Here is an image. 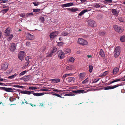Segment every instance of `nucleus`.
<instances>
[{"instance_id": "1", "label": "nucleus", "mask_w": 125, "mask_h": 125, "mask_svg": "<svg viewBox=\"0 0 125 125\" xmlns=\"http://www.w3.org/2000/svg\"><path fill=\"white\" fill-rule=\"evenodd\" d=\"M21 93L22 94H26L29 95L32 93L34 95L37 96H42L44 95V94L43 93H33V91H29L27 90L23 91H21Z\"/></svg>"}, {"instance_id": "2", "label": "nucleus", "mask_w": 125, "mask_h": 125, "mask_svg": "<svg viewBox=\"0 0 125 125\" xmlns=\"http://www.w3.org/2000/svg\"><path fill=\"white\" fill-rule=\"evenodd\" d=\"M77 42L79 44L83 46H85L88 44L87 42L82 38H79Z\"/></svg>"}, {"instance_id": "3", "label": "nucleus", "mask_w": 125, "mask_h": 125, "mask_svg": "<svg viewBox=\"0 0 125 125\" xmlns=\"http://www.w3.org/2000/svg\"><path fill=\"white\" fill-rule=\"evenodd\" d=\"M113 28L115 31L118 32L119 33H122L123 31V28L120 26H119L117 25H115L113 26Z\"/></svg>"}, {"instance_id": "4", "label": "nucleus", "mask_w": 125, "mask_h": 125, "mask_svg": "<svg viewBox=\"0 0 125 125\" xmlns=\"http://www.w3.org/2000/svg\"><path fill=\"white\" fill-rule=\"evenodd\" d=\"M120 47L119 46H117L114 51V56L115 58L117 57L120 54Z\"/></svg>"}, {"instance_id": "5", "label": "nucleus", "mask_w": 125, "mask_h": 125, "mask_svg": "<svg viewBox=\"0 0 125 125\" xmlns=\"http://www.w3.org/2000/svg\"><path fill=\"white\" fill-rule=\"evenodd\" d=\"M25 53L24 51H21L19 53L18 58L21 61H22L25 57Z\"/></svg>"}, {"instance_id": "6", "label": "nucleus", "mask_w": 125, "mask_h": 125, "mask_svg": "<svg viewBox=\"0 0 125 125\" xmlns=\"http://www.w3.org/2000/svg\"><path fill=\"white\" fill-rule=\"evenodd\" d=\"M121 85L118 84L113 86H108L103 88L105 90H107L109 89H111L115 88L117 87H118L119 86Z\"/></svg>"}, {"instance_id": "7", "label": "nucleus", "mask_w": 125, "mask_h": 125, "mask_svg": "<svg viewBox=\"0 0 125 125\" xmlns=\"http://www.w3.org/2000/svg\"><path fill=\"white\" fill-rule=\"evenodd\" d=\"M57 54L58 57L61 59H62L65 57V53L61 50L58 51Z\"/></svg>"}, {"instance_id": "8", "label": "nucleus", "mask_w": 125, "mask_h": 125, "mask_svg": "<svg viewBox=\"0 0 125 125\" xmlns=\"http://www.w3.org/2000/svg\"><path fill=\"white\" fill-rule=\"evenodd\" d=\"M88 25L92 27H95L97 26L96 24L95 21L92 20H89L88 21Z\"/></svg>"}, {"instance_id": "9", "label": "nucleus", "mask_w": 125, "mask_h": 125, "mask_svg": "<svg viewBox=\"0 0 125 125\" xmlns=\"http://www.w3.org/2000/svg\"><path fill=\"white\" fill-rule=\"evenodd\" d=\"M0 89L5 91L9 92H13V90H15V89H12L11 88H6L5 87H0Z\"/></svg>"}, {"instance_id": "10", "label": "nucleus", "mask_w": 125, "mask_h": 125, "mask_svg": "<svg viewBox=\"0 0 125 125\" xmlns=\"http://www.w3.org/2000/svg\"><path fill=\"white\" fill-rule=\"evenodd\" d=\"M25 36L27 40H33L34 38V36L28 33H26Z\"/></svg>"}, {"instance_id": "11", "label": "nucleus", "mask_w": 125, "mask_h": 125, "mask_svg": "<svg viewBox=\"0 0 125 125\" xmlns=\"http://www.w3.org/2000/svg\"><path fill=\"white\" fill-rule=\"evenodd\" d=\"M58 34V31H55L50 33L49 35L50 39H53Z\"/></svg>"}, {"instance_id": "12", "label": "nucleus", "mask_w": 125, "mask_h": 125, "mask_svg": "<svg viewBox=\"0 0 125 125\" xmlns=\"http://www.w3.org/2000/svg\"><path fill=\"white\" fill-rule=\"evenodd\" d=\"M31 59V57L30 56H28L25 57V60L26 61V62H25V66L24 68H25L28 65Z\"/></svg>"}, {"instance_id": "13", "label": "nucleus", "mask_w": 125, "mask_h": 125, "mask_svg": "<svg viewBox=\"0 0 125 125\" xmlns=\"http://www.w3.org/2000/svg\"><path fill=\"white\" fill-rule=\"evenodd\" d=\"M8 64L7 62H5L1 66V69L2 70H5L8 68Z\"/></svg>"}, {"instance_id": "14", "label": "nucleus", "mask_w": 125, "mask_h": 125, "mask_svg": "<svg viewBox=\"0 0 125 125\" xmlns=\"http://www.w3.org/2000/svg\"><path fill=\"white\" fill-rule=\"evenodd\" d=\"M24 81L25 82L28 81L32 78V76L31 75H28L24 76Z\"/></svg>"}, {"instance_id": "15", "label": "nucleus", "mask_w": 125, "mask_h": 125, "mask_svg": "<svg viewBox=\"0 0 125 125\" xmlns=\"http://www.w3.org/2000/svg\"><path fill=\"white\" fill-rule=\"evenodd\" d=\"M73 5L72 2H70L62 4V6L63 7H70L72 6Z\"/></svg>"}, {"instance_id": "16", "label": "nucleus", "mask_w": 125, "mask_h": 125, "mask_svg": "<svg viewBox=\"0 0 125 125\" xmlns=\"http://www.w3.org/2000/svg\"><path fill=\"white\" fill-rule=\"evenodd\" d=\"M73 5L72 2H70L62 4V6L63 7H70L72 6Z\"/></svg>"}, {"instance_id": "17", "label": "nucleus", "mask_w": 125, "mask_h": 125, "mask_svg": "<svg viewBox=\"0 0 125 125\" xmlns=\"http://www.w3.org/2000/svg\"><path fill=\"white\" fill-rule=\"evenodd\" d=\"M16 49V44L14 43H12L11 44L10 47V50L14 52Z\"/></svg>"}, {"instance_id": "18", "label": "nucleus", "mask_w": 125, "mask_h": 125, "mask_svg": "<svg viewBox=\"0 0 125 125\" xmlns=\"http://www.w3.org/2000/svg\"><path fill=\"white\" fill-rule=\"evenodd\" d=\"M119 69L117 67H115L113 71V74L114 75L116 74L118 72Z\"/></svg>"}, {"instance_id": "19", "label": "nucleus", "mask_w": 125, "mask_h": 125, "mask_svg": "<svg viewBox=\"0 0 125 125\" xmlns=\"http://www.w3.org/2000/svg\"><path fill=\"white\" fill-rule=\"evenodd\" d=\"M10 29L9 28H7L4 31V33L6 36H9L10 33Z\"/></svg>"}, {"instance_id": "20", "label": "nucleus", "mask_w": 125, "mask_h": 125, "mask_svg": "<svg viewBox=\"0 0 125 125\" xmlns=\"http://www.w3.org/2000/svg\"><path fill=\"white\" fill-rule=\"evenodd\" d=\"M67 9V10H69L72 12H75L78 10V9L75 8H68Z\"/></svg>"}, {"instance_id": "21", "label": "nucleus", "mask_w": 125, "mask_h": 125, "mask_svg": "<svg viewBox=\"0 0 125 125\" xmlns=\"http://www.w3.org/2000/svg\"><path fill=\"white\" fill-rule=\"evenodd\" d=\"M50 81L54 83H58L60 82V80L59 79L55 78L51 79Z\"/></svg>"}, {"instance_id": "22", "label": "nucleus", "mask_w": 125, "mask_h": 125, "mask_svg": "<svg viewBox=\"0 0 125 125\" xmlns=\"http://www.w3.org/2000/svg\"><path fill=\"white\" fill-rule=\"evenodd\" d=\"M84 91V90H73L72 91V92L73 93H83Z\"/></svg>"}, {"instance_id": "23", "label": "nucleus", "mask_w": 125, "mask_h": 125, "mask_svg": "<svg viewBox=\"0 0 125 125\" xmlns=\"http://www.w3.org/2000/svg\"><path fill=\"white\" fill-rule=\"evenodd\" d=\"M67 80L68 83H70L72 82H74L75 80V79L74 77H69L67 78Z\"/></svg>"}, {"instance_id": "24", "label": "nucleus", "mask_w": 125, "mask_h": 125, "mask_svg": "<svg viewBox=\"0 0 125 125\" xmlns=\"http://www.w3.org/2000/svg\"><path fill=\"white\" fill-rule=\"evenodd\" d=\"M88 10L86 9H84L81 11L78 14L79 16H81L83 15L84 13L88 11Z\"/></svg>"}, {"instance_id": "25", "label": "nucleus", "mask_w": 125, "mask_h": 125, "mask_svg": "<svg viewBox=\"0 0 125 125\" xmlns=\"http://www.w3.org/2000/svg\"><path fill=\"white\" fill-rule=\"evenodd\" d=\"M99 53L100 55L102 57H104L105 56L104 52L103 49H101L100 50V51Z\"/></svg>"}, {"instance_id": "26", "label": "nucleus", "mask_w": 125, "mask_h": 125, "mask_svg": "<svg viewBox=\"0 0 125 125\" xmlns=\"http://www.w3.org/2000/svg\"><path fill=\"white\" fill-rule=\"evenodd\" d=\"M112 12L114 15H116L117 16L118 12L115 9H112Z\"/></svg>"}, {"instance_id": "27", "label": "nucleus", "mask_w": 125, "mask_h": 125, "mask_svg": "<svg viewBox=\"0 0 125 125\" xmlns=\"http://www.w3.org/2000/svg\"><path fill=\"white\" fill-rule=\"evenodd\" d=\"M73 67L72 66H68L66 67V70L67 71L71 70L73 69Z\"/></svg>"}, {"instance_id": "28", "label": "nucleus", "mask_w": 125, "mask_h": 125, "mask_svg": "<svg viewBox=\"0 0 125 125\" xmlns=\"http://www.w3.org/2000/svg\"><path fill=\"white\" fill-rule=\"evenodd\" d=\"M64 52L66 54H69L71 52V50L69 48L66 49L64 50Z\"/></svg>"}, {"instance_id": "29", "label": "nucleus", "mask_w": 125, "mask_h": 125, "mask_svg": "<svg viewBox=\"0 0 125 125\" xmlns=\"http://www.w3.org/2000/svg\"><path fill=\"white\" fill-rule=\"evenodd\" d=\"M85 76V74L84 73H81L79 74V77L81 79H82L84 78Z\"/></svg>"}, {"instance_id": "30", "label": "nucleus", "mask_w": 125, "mask_h": 125, "mask_svg": "<svg viewBox=\"0 0 125 125\" xmlns=\"http://www.w3.org/2000/svg\"><path fill=\"white\" fill-rule=\"evenodd\" d=\"M120 40L121 42H125V36L123 35L121 36Z\"/></svg>"}, {"instance_id": "31", "label": "nucleus", "mask_w": 125, "mask_h": 125, "mask_svg": "<svg viewBox=\"0 0 125 125\" xmlns=\"http://www.w3.org/2000/svg\"><path fill=\"white\" fill-rule=\"evenodd\" d=\"M17 75L18 74H16V73H15L14 75L8 76V78L9 79H13L15 78L16 76H17Z\"/></svg>"}, {"instance_id": "32", "label": "nucleus", "mask_w": 125, "mask_h": 125, "mask_svg": "<svg viewBox=\"0 0 125 125\" xmlns=\"http://www.w3.org/2000/svg\"><path fill=\"white\" fill-rule=\"evenodd\" d=\"M49 89H51L53 90V91L54 92H61V90H60L57 89H54L53 88H49Z\"/></svg>"}, {"instance_id": "33", "label": "nucleus", "mask_w": 125, "mask_h": 125, "mask_svg": "<svg viewBox=\"0 0 125 125\" xmlns=\"http://www.w3.org/2000/svg\"><path fill=\"white\" fill-rule=\"evenodd\" d=\"M75 60V59L74 58L72 57H70L69 58L68 61L69 62H74V61Z\"/></svg>"}, {"instance_id": "34", "label": "nucleus", "mask_w": 125, "mask_h": 125, "mask_svg": "<svg viewBox=\"0 0 125 125\" xmlns=\"http://www.w3.org/2000/svg\"><path fill=\"white\" fill-rule=\"evenodd\" d=\"M52 51H50L48 52V56L50 57L52 56L53 54V53Z\"/></svg>"}, {"instance_id": "35", "label": "nucleus", "mask_w": 125, "mask_h": 125, "mask_svg": "<svg viewBox=\"0 0 125 125\" xmlns=\"http://www.w3.org/2000/svg\"><path fill=\"white\" fill-rule=\"evenodd\" d=\"M33 11L35 12H38L40 11L41 9H33Z\"/></svg>"}, {"instance_id": "36", "label": "nucleus", "mask_w": 125, "mask_h": 125, "mask_svg": "<svg viewBox=\"0 0 125 125\" xmlns=\"http://www.w3.org/2000/svg\"><path fill=\"white\" fill-rule=\"evenodd\" d=\"M112 2V0H106L104 1L105 3L106 4H108L109 3H111Z\"/></svg>"}, {"instance_id": "37", "label": "nucleus", "mask_w": 125, "mask_h": 125, "mask_svg": "<svg viewBox=\"0 0 125 125\" xmlns=\"http://www.w3.org/2000/svg\"><path fill=\"white\" fill-rule=\"evenodd\" d=\"M13 37V35L12 34H11L9 36V37L7 39V41H10L12 39Z\"/></svg>"}, {"instance_id": "38", "label": "nucleus", "mask_w": 125, "mask_h": 125, "mask_svg": "<svg viewBox=\"0 0 125 125\" xmlns=\"http://www.w3.org/2000/svg\"><path fill=\"white\" fill-rule=\"evenodd\" d=\"M27 71L26 70L24 71L21 73L19 74V76H21L22 75L24 74Z\"/></svg>"}, {"instance_id": "39", "label": "nucleus", "mask_w": 125, "mask_h": 125, "mask_svg": "<svg viewBox=\"0 0 125 125\" xmlns=\"http://www.w3.org/2000/svg\"><path fill=\"white\" fill-rule=\"evenodd\" d=\"M14 87H16L19 88H23L24 87L23 86H20V85H14Z\"/></svg>"}, {"instance_id": "40", "label": "nucleus", "mask_w": 125, "mask_h": 125, "mask_svg": "<svg viewBox=\"0 0 125 125\" xmlns=\"http://www.w3.org/2000/svg\"><path fill=\"white\" fill-rule=\"evenodd\" d=\"M75 95V94H74L73 93H69V94H66L64 95V96H73Z\"/></svg>"}, {"instance_id": "41", "label": "nucleus", "mask_w": 125, "mask_h": 125, "mask_svg": "<svg viewBox=\"0 0 125 125\" xmlns=\"http://www.w3.org/2000/svg\"><path fill=\"white\" fill-rule=\"evenodd\" d=\"M99 34L100 36H104L105 34H106V32L103 31H100L99 32Z\"/></svg>"}, {"instance_id": "42", "label": "nucleus", "mask_w": 125, "mask_h": 125, "mask_svg": "<svg viewBox=\"0 0 125 125\" xmlns=\"http://www.w3.org/2000/svg\"><path fill=\"white\" fill-rule=\"evenodd\" d=\"M37 89L36 87H29V89L30 90H35Z\"/></svg>"}, {"instance_id": "43", "label": "nucleus", "mask_w": 125, "mask_h": 125, "mask_svg": "<svg viewBox=\"0 0 125 125\" xmlns=\"http://www.w3.org/2000/svg\"><path fill=\"white\" fill-rule=\"evenodd\" d=\"M52 94L56 96L59 97H62L61 96L62 95V94H61L60 95H59V94L56 93H53Z\"/></svg>"}, {"instance_id": "44", "label": "nucleus", "mask_w": 125, "mask_h": 125, "mask_svg": "<svg viewBox=\"0 0 125 125\" xmlns=\"http://www.w3.org/2000/svg\"><path fill=\"white\" fill-rule=\"evenodd\" d=\"M89 72H91L92 71L93 69V66L91 65H90L89 66Z\"/></svg>"}, {"instance_id": "45", "label": "nucleus", "mask_w": 125, "mask_h": 125, "mask_svg": "<svg viewBox=\"0 0 125 125\" xmlns=\"http://www.w3.org/2000/svg\"><path fill=\"white\" fill-rule=\"evenodd\" d=\"M39 2L34 1L33 3L34 5L35 6H37L39 5Z\"/></svg>"}, {"instance_id": "46", "label": "nucleus", "mask_w": 125, "mask_h": 125, "mask_svg": "<svg viewBox=\"0 0 125 125\" xmlns=\"http://www.w3.org/2000/svg\"><path fill=\"white\" fill-rule=\"evenodd\" d=\"M51 51H52V52L54 53L56 51L57 48L56 47H54Z\"/></svg>"}, {"instance_id": "47", "label": "nucleus", "mask_w": 125, "mask_h": 125, "mask_svg": "<svg viewBox=\"0 0 125 125\" xmlns=\"http://www.w3.org/2000/svg\"><path fill=\"white\" fill-rule=\"evenodd\" d=\"M88 79V78H87L85 80L83 81L82 82V83L83 84H85L87 83L88 81V80H87Z\"/></svg>"}, {"instance_id": "48", "label": "nucleus", "mask_w": 125, "mask_h": 125, "mask_svg": "<svg viewBox=\"0 0 125 125\" xmlns=\"http://www.w3.org/2000/svg\"><path fill=\"white\" fill-rule=\"evenodd\" d=\"M108 73V71H106L103 73L101 76H106Z\"/></svg>"}, {"instance_id": "49", "label": "nucleus", "mask_w": 125, "mask_h": 125, "mask_svg": "<svg viewBox=\"0 0 125 125\" xmlns=\"http://www.w3.org/2000/svg\"><path fill=\"white\" fill-rule=\"evenodd\" d=\"M62 34L64 36H65L68 34V33L66 31H64L62 32Z\"/></svg>"}, {"instance_id": "50", "label": "nucleus", "mask_w": 125, "mask_h": 125, "mask_svg": "<svg viewBox=\"0 0 125 125\" xmlns=\"http://www.w3.org/2000/svg\"><path fill=\"white\" fill-rule=\"evenodd\" d=\"M118 19L121 22H123L124 20V19L122 17H120Z\"/></svg>"}, {"instance_id": "51", "label": "nucleus", "mask_w": 125, "mask_h": 125, "mask_svg": "<svg viewBox=\"0 0 125 125\" xmlns=\"http://www.w3.org/2000/svg\"><path fill=\"white\" fill-rule=\"evenodd\" d=\"M40 20L42 22H43L44 21V19L43 17H40Z\"/></svg>"}, {"instance_id": "52", "label": "nucleus", "mask_w": 125, "mask_h": 125, "mask_svg": "<svg viewBox=\"0 0 125 125\" xmlns=\"http://www.w3.org/2000/svg\"><path fill=\"white\" fill-rule=\"evenodd\" d=\"M16 100V99L10 97L9 98V100L11 102H12Z\"/></svg>"}, {"instance_id": "53", "label": "nucleus", "mask_w": 125, "mask_h": 125, "mask_svg": "<svg viewBox=\"0 0 125 125\" xmlns=\"http://www.w3.org/2000/svg\"><path fill=\"white\" fill-rule=\"evenodd\" d=\"M94 7L96 8H98L100 7V6L99 4H96L94 5Z\"/></svg>"}, {"instance_id": "54", "label": "nucleus", "mask_w": 125, "mask_h": 125, "mask_svg": "<svg viewBox=\"0 0 125 125\" xmlns=\"http://www.w3.org/2000/svg\"><path fill=\"white\" fill-rule=\"evenodd\" d=\"M99 80V79H96L94 80L92 82V83H95L98 82Z\"/></svg>"}, {"instance_id": "55", "label": "nucleus", "mask_w": 125, "mask_h": 125, "mask_svg": "<svg viewBox=\"0 0 125 125\" xmlns=\"http://www.w3.org/2000/svg\"><path fill=\"white\" fill-rule=\"evenodd\" d=\"M41 91H48V89H47V88H46L45 89H41Z\"/></svg>"}, {"instance_id": "56", "label": "nucleus", "mask_w": 125, "mask_h": 125, "mask_svg": "<svg viewBox=\"0 0 125 125\" xmlns=\"http://www.w3.org/2000/svg\"><path fill=\"white\" fill-rule=\"evenodd\" d=\"M33 15H34L33 14V13H27L26 14V15L28 16H33Z\"/></svg>"}, {"instance_id": "57", "label": "nucleus", "mask_w": 125, "mask_h": 125, "mask_svg": "<svg viewBox=\"0 0 125 125\" xmlns=\"http://www.w3.org/2000/svg\"><path fill=\"white\" fill-rule=\"evenodd\" d=\"M26 46H29L30 45V42H26Z\"/></svg>"}, {"instance_id": "58", "label": "nucleus", "mask_w": 125, "mask_h": 125, "mask_svg": "<svg viewBox=\"0 0 125 125\" xmlns=\"http://www.w3.org/2000/svg\"><path fill=\"white\" fill-rule=\"evenodd\" d=\"M46 48V47L45 46H44L42 48V52H43L45 50Z\"/></svg>"}, {"instance_id": "59", "label": "nucleus", "mask_w": 125, "mask_h": 125, "mask_svg": "<svg viewBox=\"0 0 125 125\" xmlns=\"http://www.w3.org/2000/svg\"><path fill=\"white\" fill-rule=\"evenodd\" d=\"M67 77V75L66 74H64L63 75L62 78L64 80Z\"/></svg>"}, {"instance_id": "60", "label": "nucleus", "mask_w": 125, "mask_h": 125, "mask_svg": "<svg viewBox=\"0 0 125 125\" xmlns=\"http://www.w3.org/2000/svg\"><path fill=\"white\" fill-rule=\"evenodd\" d=\"M121 79H116L115 80H114L115 82H117L118 81H120Z\"/></svg>"}, {"instance_id": "61", "label": "nucleus", "mask_w": 125, "mask_h": 125, "mask_svg": "<svg viewBox=\"0 0 125 125\" xmlns=\"http://www.w3.org/2000/svg\"><path fill=\"white\" fill-rule=\"evenodd\" d=\"M2 1L3 3H5L6 2H8L9 1L8 0H2Z\"/></svg>"}, {"instance_id": "62", "label": "nucleus", "mask_w": 125, "mask_h": 125, "mask_svg": "<svg viewBox=\"0 0 125 125\" xmlns=\"http://www.w3.org/2000/svg\"><path fill=\"white\" fill-rule=\"evenodd\" d=\"M25 14L24 13H22L21 14L20 16L23 17H24L25 16Z\"/></svg>"}, {"instance_id": "63", "label": "nucleus", "mask_w": 125, "mask_h": 125, "mask_svg": "<svg viewBox=\"0 0 125 125\" xmlns=\"http://www.w3.org/2000/svg\"><path fill=\"white\" fill-rule=\"evenodd\" d=\"M67 76H72L73 75V73H70L68 74H66Z\"/></svg>"}, {"instance_id": "64", "label": "nucleus", "mask_w": 125, "mask_h": 125, "mask_svg": "<svg viewBox=\"0 0 125 125\" xmlns=\"http://www.w3.org/2000/svg\"><path fill=\"white\" fill-rule=\"evenodd\" d=\"M2 35V32L0 31V39H1Z\"/></svg>"}]
</instances>
